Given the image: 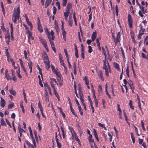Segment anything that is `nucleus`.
Wrapping results in <instances>:
<instances>
[{
	"mask_svg": "<svg viewBox=\"0 0 148 148\" xmlns=\"http://www.w3.org/2000/svg\"><path fill=\"white\" fill-rule=\"evenodd\" d=\"M95 101V106L96 107H98V101L97 99L94 100Z\"/></svg>",
	"mask_w": 148,
	"mask_h": 148,
	"instance_id": "0e129e2a",
	"label": "nucleus"
},
{
	"mask_svg": "<svg viewBox=\"0 0 148 148\" xmlns=\"http://www.w3.org/2000/svg\"><path fill=\"white\" fill-rule=\"evenodd\" d=\"M20 13V10L19 7H18L17 9L15 8H14L12 18V20L14 23H16L17 20L18 21L19 20Z\"/></svg>",
	"mask_w": 148,
	"mask_h": 148,
	"instance_id": "f257e3e1",
	"label": "nucleus"
},
{
	"mask_svg": "<svg viewBox=\"0 0 148 148\" xmlns=\"http://www.w3.org/2000/svg\"><path fill=\"white\" fill-rule=\"evenodd\" d=\"M70 13V11H68L66 10V12L64 13V15L65 17V19H66L68 17L69 14Z\"/></svg>",
	"mask_w": 148,
	"mask_h": 148,
	"instance_id": "4be33fe9",
	"label": "nucleus"
},
{
	"mask_svg": "<svg viewBox=\"0 0 148 148\" xmlns=\"http://www.w3.org/2000/svg\"><path fill=\"white\" fill-rule=\"evenodd\" d=\"M108 69H106V70H105V75L107 77L109 76Z\"/></svg>",
	"mask_w": 148,
	"mask_h": 148,
	"instance_id": "bf43d9fd",
	"label": "nucleus"
},
{
	"mask_svg": "<svg viewBox=\"0 0 148 148\" xmlns=\"http://www.w3.org/2000/svg\"><path fill=\"white\" fill-rule=\"evenodd\" d=\"M67 3V0H63L62 1V5L64 7L65 6Z\"/></svg>",
	"mask_w": 148,
	"mask_h": 148,
	"instance_id": "8fccbe9b",
	"label": "nucleus"
},
{
	"mask_svg": "<svg viewBox=\"0 0 148 148\" xmlns=\"http://www.w3.org/2000/svg\"><path fill=\"white\" fill-rule=\"evenodd\" d=\"M79 95L80 96V100L81 101L82 103H83L84 102V96L83 94V93H81L80 92H79Z\"/></svg>",
	"mask_w": 148,
	"mask_h": 148,
	"instance_id": "f3484780",
	"label": "nucleus"
},
{
	"mask_svg": "<svg viewBox=\"0 0 148 148\" xmlns=\"http://www.w3.org/2000/svg\"><path fill=\"white\" fill-rule=\"evenodd\" d=\"M98 76L100 77L102 76L103 73L102 71L101 70H100L98 73Z\"/></svg>",
	"mask_w": 148,
	"mask_h": 148,
	"instance_id": "4d7b16f0",
	"label": "nucleus"
},
{
	"mask_svg": "<svg viewBox=\"0 0 148 148\" xmlns=\"http://www.w3.org/2000/svg\"><path fill=\"white\" fill-rule=\"evenodd\" d=\"M1 7L2 8V11L3 12V14L4 15H5V9H4V8L3 4V2H2V1L1 2Z\"/></svg>",
	"mask_w": 148,
	"mask_h": 148,
	"instance_id": "5701e85b",
	"label": "nucleus"
},
{
	"mask_svg": "<svg viewBox=\"0 0 148 148\" xmlns=\"http://www.w3.org/2000/svg\"><path fill=\"white\" fill-rule=\"evenodd\" d=\"M57 80L59 83L60 85V86H62L63 85L62 78V77L58 78L57 79Z\"/></svg>",
	"mask_w": 148,
	"mask_h": 148,
	"instance_id": "aec40b11",
	"label": "nucleus"
},
{
	"mask_svg": "<svg viewBox=\"0 0 148 148\" xmlns=\"http://www.w3.org/2000/svg\"><path fill=\"white\" fill-rule=\"evenodd\" d=\"M37 21L38 29L40 33H42L43 31L39 17L37 18Z\"/></svg>",
	"mask_w": 148,
	"mask_h": 148,
	"instance_id": "20e7f679",
	"label": "nucleus"
},
{
	"mask_svg": "<svg viewBox=\"0 0 148 148\" xmlns=\"http://www.w3.org/2000/svg\"><path fill=\"white\" fill-rule=\"evenodd\" d=\"M114 67L116 69H119V65L117 63L115 62L114 63Z\"/></svg>",
	"mask_w": 148,
	"mask_h": 148,
	"instance_id": "de8ad7c7",
	"label": "nucleus"
},
{
	"mask_svg": "<svg viewBox=\"0 0 148 148\" xmlns=\"http://www.w3.org/2000/svg\"><path fill=\"white\" fill-rule=\"evenodd\" d=\"M73 21L71 20H69L68 21L69 25L71 27L72 26Z\"/></svg>",
	"mask_w": 148,
	"mask_h": 148,
	"instance_id": "c03bdc74",
	"label": "nucleus"
},
{
	"mask_svg": "<svg viewBox=\"0 0 148 148\" xmlns=\"http://www.w3.org/2000/svg\"><path fill=\"white\" fill-rule=\"evenodd\" d=\"M25 142L26 143V144L27 145L29 146V147H30L31 145H32V144H31L29 142L28 140H26L25 141Z\"/></svg>",
	"mask_w": 148,
	"mask_h": 148,
	"instance_id": "13d9d810",
	"label": "nucleus"
},
{
	"mask_svg": "<svg viewBox=\"0 0 148 148\" xmlns=\"http://www.w3.org/2000/svg\"><path fill=\"white\" fill-rule=\"evenodd\" d=\"M128 84L129 86H132L133 85V83L131 80H130L128 82Z\"/></svg>",
	"mask_w": 148,
	"mask_h": 148,
	"instance_id": "e2e57ef3",
	"label": "nucleus"
},
{
	"mask_svg": "<svg viewBox=\"0 0 148 148\" xmlns=\"http://www.w3.org/2000/svg\"><path fill=\"white\" fill-rule=\"evenodd\" d=\"M119 39L118 37H116L114 40V42H115L116 44L118 42H119Z\"/></svg>",
	"mask_w": 148,
	"mask_h": 148,
	"instance_id": "6e6d98bb",
	"label": "nucleus"
},
{
	"mask_svg": "<svg viewBox=\"0 0 148 148\" xmlns=\"http://www.w3.org/2000/svg\"><path fill=\"white\" fill-rule=\"evenodd\" d=\"M18 128L19 130V132H25V130H24L23 128H21V126L19 124L18 125Z\"/></svg>",
	"mask_w": 148,
	"mask_h": 148,
	"instance_id": "a878e982",
	"label": "nucleus"
},
{
	"mask_svg": "<svg viewBox=\"0 0 148 148\" xmlns=\"http://www.w3.org/2000/svg\"><path fill=\"white\" fill-rule=\"evenodd\" d=\"M51 1L52 0H46L45 4V7L47 8L51 3Z\"/></svg>",
	"mask_w": 148,
	"mask_h": 148,
	"instance_id": "dca6fc26",
	"label": "nucleus"
},
{
	"mask_svg": "<svg viewBox=\"0 0 148 148\" xmlns=\"http://www.w3.org/2000/svg\"><path fill=\"white\" fill-rule=\"evenodd\" d=\"M5 78L8 80H9L11 79L10 76L8 74V70L7 69H6L5 71Z\"/></svg>",
	"mask_w": 148,
	"mask_h": 148,
	"instance_id": "9d476101",
	"label": "nucleus"
},
{
	"mask_svg": "<svg viewBox=\"0 0 148 148\" xmlns=\"http://www.w3.org/2000/svg\"><path fill=\"white\" fill-rule=\"evenodd\" d=\"M1 100L0 101V105L2 107H4L5 105V100L2 98L1 97Z\"/></svg>",
	"mask_w": 148,
	"mask_h": 148,
	"instance_id": "ddd939ff",
	"label": "nucleus"
},
{
	"mask_svg": "<svg viewBox=\"0 0 148 148\" xmlns=\"http://www.w3.org/2000/svg\"><path fill=\"white\" fill-rule=\"evenodd\" d=\"M69 130H70V132H71V134H72V137H73V134L72 133V130L73 131V132L74 133V134H75V132L74 130L73 129V128L72 127H70V126H69Z\"/></svg>",
	"mask_w": 148,
	"mask_h": 148,
	"instance_id": "72a5a7b5",
	"label": "nucleus"
},
{
	"mask_svg": "<svg viewBox=\"0 0 148 148\" xmlns=\"http://www.w3.org/2000/svg\"><path fill=\"white\" fill-rule=\"evenodd\" d=\"M78 87L79 88V89H78V90L79 91V92H80L81 93H83L82 91V88L81 87V86L80 84H78Z\"/></svg>",
	"mask_w": 148,
	"mask_h": 148,
	"instance_id": "ea45409f",
	"label": "nucleus"
},
{
	"mask_svg": "<svg viewBox=\"0 0 148 148\" xmlns=\"http://www.w3.org/2000/svg\"><path fill=\"white\" fill-rule=\"evenodd\" d=\"M72 7V4L69 3L67 5V8L66 9V10H67L68 11H70V10L71 8Z\"/></svg>",
	"mask_w": 148,
	"mask_h": 148,
	"instance_id": "393cba45",
	"label": "nucleus"
},
{
	"mask_svg": "<svg viewBox=\"0 0 148 148\" xmlns=\"http://www.w3.org/2000/svg\"><path fill=\"white\" fill-rule=\"evenodd\" d=\"M10 61L12 63V66L14 67L15 66V62L13 60V59L12 58H10Z\"/></svg>",
	"mask_w": 148,
	"mask_h": 148,
	"instance_id": "864d4df0",
	"label": "nucleus"
},
{
	"mask_svg": "<svg viewBox=\"0 0 148 148\" xmlns=\"http://www.w3.org/2000/svg\"><path fill=\"white\" fill-rule=\"evenodd\" d=\"M27 22L28 26L30 27V29H31L33 27V26L32 23L29 21Z\"/></svg>",
	"mask_w": 148,
	"mask_h": 148,
	"instance_id": "c9c22d12",
	"label": "nucleus"
},
{
	"mask_svg": "<svg viewBox=\"0 0 148 148\" xmlns=\"http://www.w3.org/2000/svg\"><path fill=\"white\" fill-rule=\"evenodd\" d=\"M72 113L76 117H78L77 114L75 113V112L74 110V109H73L71 110Z\"/></svg>",
	"mask_w": 148,
	"mask_h": 148,
	"instance_id": "774afa93",
	"label": "nucleus"
},
{
	"mask_svg": "<svg viewBox=\"0 0 148 148\" xmlns=\"http://www.w3.org/2000/svg\"><path fill=\"white\" fill-rule=\"evenodd\" d=\"M24 58H25V59H27V53L26 50H25L24 51Z\"/></svg>",
	"mask_w": 148,
	"mask_h": 148,
	"instance_id": "09e8293b",
	"label": "nucleus"
},
{
	"mask_svg": "<svg viewBox=\"0 0 148 148\" xmlns=\"http://www.w3.org/2000/svg\"><path fill=\"white\" fill-rule=\"evenodd\" d=\"M78 108L79 111V112L80 113V114L81 115H82L83 114V113L82 111V109L81 107V106H79Z\"/></svg>",
	"mask_w": 148,
	"mask_h": 148,
	"instance_id": "79ce46f5",
	"label": "nucleus"
},
{
	"mask_svg": "<svg viewBox=\"0 0 148 148\" xmlns=\"http://www.w3.org/2000/svg\"><path fill=\"white\" fill-rule=\"evenodd\" d=\"M88 51L89 53H90L92 51V47L90 46H88Z\"/></svg>",
	"mask_w": 148,
	"mask_h": 148,
	"instance_id": "49530a36",
	"label": "nucleus"
},
{
	"mask_svg": "<svg viewBox=\"0 0 148 148\" xmlns=\"http://www.w3.org/2000/svg\"><path fill=\"white\" fill-rule=\"evenodd\" d=\"M102 53L104 55L105 58H106V50L104 47H102Z\"/></svg>",
	"mask_w": 148,
	"mask_h": 148,
	"instance_id": "e433bc0d",
	"label": "nucleus"
},
{
	"mask_svg": "<svg viewBox=\"0 0 148 148\" xmlns=\"http://www.w3.org/2000/svg\"><path fill=\"white\" fill-rule=\"evenodd\" d=\"M98 125L100 127L103 128L105 130H107L104 124H101V123H98Z\"/></svg>",
	"mask_w": 148,
	"mask_h": 148,
	"instance_id": "c756f323",
	"label": "nucleus"
},
{
	"mask_svg": "<svg viewBox=\"0 0 148 148\" xmlns=\"http://www.w3.org/2000/svg\"><path fill=\"white\" fill-rule=\"evenodd\" d=\"M37 69L39 71V74L41 75V77L42 78V79H43V78H42L43 75H42V69L40 68V67L39 66V65H38V66H37Z\"/></svg>",
	"mask_w": 148,
	"mask_h": 148,
	"instance_id": "b1692460",
	"label": "nucleus"
},
{
	"mask_svg": "<svg viewBox=\"0 0 148 148\" xmlns=\"http://www.w3.org/2000/svg\"><path fill=\"white\" fill-rule=\"evenodd\" d=\"M56 74V76L58 77V78H60L62 77H61V75L60 74L59 72H57L55 73Z\"/></svg>",
	"mask_w": 148,
	"mask_h": 148,
	"instance_id": "603ef678",
	"label": "nucleus"
},
{
	"mask_svg": "<svg viewBox=\"0 0 148 148\" xmlns=\"http://www.w3.org/2000/svg\"><path fill=\"white\" fill-rule=\"evenodd\" d=\"M74 135L75 137V140L76 141H77V143L79 144L80 145H81V143H80V140L77 137L76 133H75V134H74Z\"/></svg>",
	"mask_w": 148,
	"mask_h": 148,
	"instance_id": "412c9836",
	"label": "nucleus"
},
{
	"mask_svg": "<svg viewBox=\"0 0 148 148\" xmlns=\"http://www.w3.org/2000/svg\"><path fill=\"white\" fill-rule=\"evenodd\" d=\"M121 50L122 54L123 55V58L125 59V53H124L123 49L122 47H121Z\"/></svg>",
	"mask_w": 148,
	"mask_h": 148,
	"instance_id": "3c124183",
	"label": "nucleus"
},
{
	"mask_svg": "<svg viewBox=\"0 0 148 148\" xmlns=\"http://www.w3.org/2000/svg\"><path fill=\"white\" fill-rule=\"evenodd\" d=\"M62 132V136L63 138H64L65 136V132L64 130V128L62 127H60Z\"/></svg>",
	"mask_w": 148,
	"mask_h": 148,
	"instance_id": "c85d7f7f",
	"label": "nucleus"
},
{
	"mask_svg": "<svg viewBox=\"0 0 148 148\" xmlns=\"http://www.w3.org/2000/svg\"><path fill=\"white\" fill-rule=\"evenodd\" d=\"M128 24L129 27L130 28H132L133 26L132 24L133 21L132 19L131 16L130 14H128Z\"/></svg>",
	"mask_w": 148,
	"mask_h": 148,
	"instance_id": "0eeeda50",
	"label": "nucleus"
},
{
	"mask_svg": "<svg viewBox=\"0 0 148 148\" xmlns=\"http://www.w3.org/2000/svg\"><path fill=\"white\" fill-rule=\"evenodd\" d=\"M1 125L2 126H5L6 125L4 120L3 119L1 120Z\"/></svg>",
	"mask_w": 148,
	"mask_h": 148,
	"instance_id": "a19ab883",
	"label": "nucleus"
},
{
	"mask_svg": "<svg viewBox=\"0 0 148 148\" xmlns=\"http://www.w3.org/2000/svg\"><path fill=\"white\" fill-rule=\"evenodd\" d=\"M7 35L5 36V39L6 41V43L8 45L10 42V34L8 30Z\"/></svg>",
	"mask_w": 148,
	"mask_h": 148,
	"instance_id": "6e6552de",
	"label": "nucleus"
},
{
	"mask_svg": "<svg viewBox=\"0 0 148 148\" xmlns=\"http://www.w3.org/2000/svg\"><path fill=\"white\" fill-rule=\"evenodd\" d=\"M9 91L11 94L13 95H15L16 94V92L12 89H10L9 90Z\"/></svg>",
	"mask_w": 148,
	"mask_h": 148,
	"instance_id": "cd10ccee",
	"label": "nucleus"
},
{
	"mask_svg": "<svg viewBox=\"0 0 148 148\" xmlns=\"http://www.w3.org/2000/svg\"><path fill=\"white\" fill-rule=\"evenodd\" d=\"M78 132L79 133L80 135L81 136L83 133V132L81 130V128L79 126H78Z\"/></svg>",
	"mask_w": 148,
	"mask_h": 148,
	"instance_id": "37998d69",
	"label": "nucleus"
},
{
	"mask_svg": "<svg viewBox=\"0 0 148 148\" xmlns=\"http://www.w3.org/2000/svg\"><path fill=\"white\" fill-rule=\"evenodd\" d=\"M102 91V88L101 85H99L98 86V91L99 92H101Z\"/></svg>",
	"mask_w": 148,
	"mask_h": 148,
	"instance_id": "680f3d73",
	"label": "nucleus"
},
{
	"mask_svg": "<svg viewBox=\"0 0 148 148\" xmlns=\"http://www.w3.org/2000/svg\"><path fill=\"white\" fill-rule=\"evenodd\" d=\"M53 90H54V93L56 97L57 98L58 101H60V97L58 93L56 91V88H54V89H53Z\"/></svg>",
	"mask_w": 148,
	"mask_h": 148,
	"instance_id": "6ab92c4d",
	"label": "nucleus"
},
{
	"mask_svg": "<svg viewBox=\"0 0 148 148\" xmlns=\"http://www.w3.org/2000/svg\"><path fill=\"white\" fill-rule=\"evenodd\" d=\"M1 29L2 30L3 32H5L6 31V29L4 27V24L3 23H2V26H1Z\"/></svg>",
	"mask_w": 148,
	"mask_h": 148,
	"instance_id": "58836bf2",
	"label": "nucleus"
},
{
	"mask_svg": "<svg viewBox=\"0 0 148 148\" xmlns=\"http://www.w3.org/2000/svg\"><path fill=\"white\" fill-rule=\"evenodd\" d=\"M54 34V33L53 31V30H51V31L50 33H48V34H47L49 41H50L51 40H54L55 38Z\"/></svg>",
	"mask_w": 148,
	"mask_h": 148,
	"instance_id": "7ed1b4c3",
	"label": "nucleus"
},
{
	"mask_svg": "<svg viewBox=\"0 0 148 148\" xmlns=\"http://www.w3.org/2000/svg\"><path fill=\"white\" fill-rule=\"evenodd\" d=\"M39 39L40 42L42 43V45H43V46L44 47H46V45H47L46 40L45 39L42 38L41 37Z\"/></svg>",
	"mask_w": 148,
	"mask_h": 148,
	"instance_id": "1a4fd4ad",
	"label": "nucleus"
},
{
	"mask_svg": "<svg viewBox=\"0 0 148 148\" xmlns=\"http://www.w3.org/2000/svg\"><path fill=\"white\" fill-rule=\"evenodd\" d=\"M96 42L97 44V47L99 49L100 51L101 50V47L100 46V43L99 42V38H97L96 39Z\"/></svg>",
	"mask_w": 148,
	"mask_h": 148,
	"instance_id": "2eb2a0df",
	"label": "nucleus"
},
{
	"mask_svg": "<svg viewBox=\"0 0 148 148\" xmlns=\"http://www.w3.org/2000/svg\"><path fill=\"white\" fill-rule=\"evenodd\" d=\"M5 54L7 57V58H8V57H10L8 49H6L5 51Z\"/></svg>",
	"mask_w": 148,
	"mask_h": 148,
	"instance_id": "4c0bfd02",
	"label": "nucleus"
},
{
	"mask_svg": "<svg viewBox=\"0 0 148 148\" xmlns=\"http://www.w3.org/2000/svg\"><path fill=\"white\" fill-rule=\"evenodd\" d=\"M45 97L46 99V101H48L49 102V95L48 92L46 90H45Z\"/></svg>",
	"mask_w": 148,
	"mask_h": 148,
	"instance_id": "a211bd4d",
	"label": "nucleus"
},
{
	"mask_svg": "<svg viewBox=\"0 0 148 148\" xmlns=\"http://www.w3.org/2000/svg\"><path fill=\"white\" fill-rule=\"evenodd\" d=\"M103 69L106 70V69H110V66L109 65V63L107 62H106V58L104 60H103Z\"/></svg>",
	"mask_w": 148,
	"mask_h": 148,
	"instance_id": "39448f33",
	"label": "nucleus"
},
{
	"mask_svg": "<svg viewBox=\"0 0 148 148\" xmlns=\"http://www.w3.org/2000/svg\"><path fill=\"white\" fill-rule=\"evenodd\" d=\"M131 137L132 139V143H134L135 142V139L134 136L133 134L132 133H131Z\"/></svg>",
	"mask_w": 148,
	"mask_h": 148,
	"instance_id": "473e14b6",
	"label": "nucleus"
},
{
	"mask_svg": "<svg viewBox=\"0 0 148 148\" xmlns=\"http://www.w3.org/2000/svg\"><path fill=\"white\" fill-rule=\"evenodd\" d=\"M14 104L13 103H11L8 105V109H11L14 106Z\"/></svg>",
	"mask_w": 148,
	"mask_h": 148,
	"instance_id": "7c9ffc66",
	"label": "nucleus"
},
{
	"mask_svg": "<svg viewBox=\"0 0 148 148\" xmlns=\"http://www.w3.org/2000/svg\"><path fill=\"white\" fill-rule=\"evenodd\" d=\"M92 97L94 99V100L97 99L96 98V97L95 95V92L94 89L92 90Z\"/></svg>",
	"mask_w": 148,
	"mask_h": 148,
	"instance_id": "a18cd8bd",
	"label": "nucleus"
},
{
	"mask_svg": "<svg viewBox=\"0 0 148 148\" xmlns=\"http://www.w3.org/2000/svg\"><path fill=\"white\" fill-rule=\"evenodd\" d=\"M44 62L46 68L47 70H48L50 67V62L48 56L46 53H44Z\"/></svg>",
	"mask_w": 148,
	"mask_h": 148,
	"instance_id": "f03ea898",
	"label": "nucleus"
},
{
	"mask_svg": "<svg viewBox=\"0 0 148 148\" xmlns=\"http://www.w3.org/2000/svg\"><path fill=\"white\" fill-rule=\"evenodd\" d=\"M27 33L28 34V41H29L30 40L31 37L32 36V34H31L29 30L27 31Z\"/></svg>",
	"mask_w": 148,
	"mask_h": 148,
	"instance_id": "bb28decb",
	"label": "nucleus"
},
{
	"mask_svg": "<svg viewBox=\"0 0 148 148\" xmlns=\"http://www.w3.org/2000/svg\"><path fill=\"white\" fill-rule=\"evenodd\" d=\"M140 8L141 9V11L143 12V14H145L144 7L142 6H141L140 7Z\"/></svg>",
	"mask_w": 148,
	"mask_h": 148,
	"instance_id": "69168bd1",
	"label": "nucleus"
},
{
	"mask_svg": "<svg viewBox=\"0 0 148 148\" xmlns=\"http://www.w3.org/2000/svg\"><path fill=\"white\" fill-rule=\"evenodd\" d=\"M56 8L55 6H54L53 7V13L54 14V15H55L56 14Z\"/></svg>",
	"mask_w": 148,
	"mask_h": 148,
	"instance_id": "052dcab7",
	"label": "nucleus"
},
{
	"mask_svg": "<svg viewBox=\"0 0 148 148\" xmlns=\"http://www.w3.org/2000/svg\"><path fill=\"white\" fill-rule=\"evenodd\" d=\"M9 24L10 25V28H11V38L12 39V40H14V37L13 35V25L12 23H9Z\"/></svg>",
	"mask_w": 148,
	"mask_h": 148,
	"instance_id": "4468645a",
	"label": "nucleus"
},
{
	"mask_svg": "<svg viewBox=\"0 0 148 148\" xmlns=\"http://www.w3.org/2000/svg\"><path fill=\"white\" fill-rule=\"evenodd\" d=\"M29 62L28 63V65L29 68V69L32 68V62L30 60H29Z\"/></svg>",
	"mask_w": 148,
	"mask_h": 148,
	"instance_id": "f704fd0d",
	"label": "nucleus"
},
{
	"mask_svg": "<svg viewBox=\"0 0 148 148\" xmlns=\"http://www.w3.org/2000/svg\"><path fill=\"white\" fill-rule=\"evenodd\" d=\"M74 46L75 47V56L77 58H79V55L78 54V51L77 48V45L76 44H75Z\"/></svg>",
	"mask_w": 148,
	"mask_h": 148,
	"instance_id": "9b49d317",
	"label": "nucleus"
},
{
	"mask_svg": "<svg viewBox=\"0 0 148 148\" xmlns=\"http://www.w3.org/2000/svg\"><path fill=\"white\" fill-rule=\"evenodd\" d=\"M93 133H94V135L95 138L98 137V135L95 129H94Z\"/></svg>",
	"mask_w": 148,
	"mask_h": 148,
	"instance_id": "5fc2aeb1",
	"label": "nucleus"
},
{
	"mask_svg": "<svg viewBox=\"0 0 148 148\" xmlns=\"http://www.w3.org/2000/svg\"><path fill=\"white\" fill-rule=\"evenodd\" d=\"M126 73L127 76V77H129V76H130L129 74V70L128 66H127V68H126Z\"/></svg>",
	"mask_w": 148,
	"mask_h": 148,
	"instance_id": "2f4dec72",
	"label": "nucleus"
},
{
	"mask_svg": "<svg viewBox=\"0 0 148 148\" xmlns=\"http://www.w3.org/2000/svg\"><path fill=\"white\" fill-rule=\"evenodd\" d=\"M131 36L132 39L134 40V34L133 32H131Z\"/></svg>",
	"mask_w": 148,
	"mask_h": 148,
	"instance_id": "338daca9",
	"label": "nucleus"
},
{
	"mask_svg": "<svg viewBox=\"0 0 148 148\" xmlns=\"http://www.w3.org/2000/svg\"><path fill=\"white\" fill-rule=\"evenodd\" d=\"M50 81V83L51 87L53 89H54L55 88V86L54 84H53V82H55L57 85H58V84L56 79L53 78H51L49 79Z\"/></svg>",
	"mask_w": 148,
	"mask_h": 148,
	"instance_id": "423d86ee",
	"label": "nucleus"
},
{
	"mask_svg": "<svg viewBox=\"0 0 148 148\" xmlns=\"http://www.w3.org/2000/svg\"><path fill=\"white\" fill-rule=\"evenodd\" d=\"M97 35V33L96 32V31L94 32L93 33L91 36V38L92 41H94L96 38Z\"/></svg>",
	"mask_w": 148,
	"mask_h": 148,
	"instance_id": "f8f14e48",
	"label": "nucleus"
}]
</instances>
